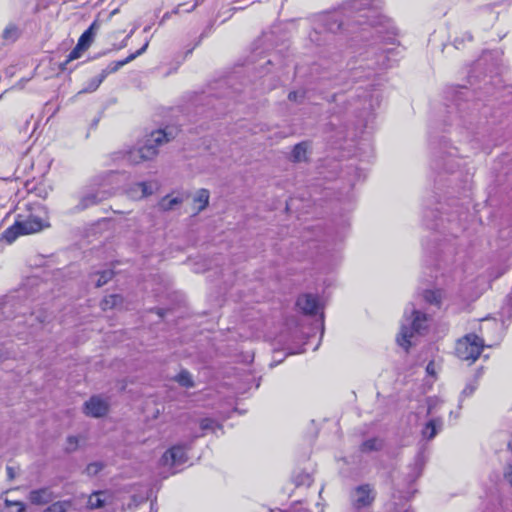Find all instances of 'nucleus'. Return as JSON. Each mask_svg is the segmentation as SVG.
<instances>
[{"label":"nucleus","instance_id":"f257e3e1","mask_svg":"<svg viewBox=\"0 0 512 512\" xmlns=\"http://www.w3.org/2000/svg\"><path fill=\"white\" fill-rule=\"evenodd\" d=\"M49 226V217L46 209L38 206L34 212L27 216L18 215L14 224L3 232L2 238L8 243H12L19 236L37 233Z\"/></svg>","mask_w":512,"mask_h":512},{"label":"nucleus","instance_id":"f03ea898","mask_svg":"<svg viewBox=\"0 0 512 512\" xmlns=\"http://www.w3.org/2000/svg\"><path fill=\"white\" fill-rule=\"evenodd\" d=\"M175 137L172 129H159L153 131L145 140L143 146L129 150L125 159L134 165L144 161H150L158 155V147L169 142Z\"/></svg>","mask_w":512,"mask_h":512},{"label":"nucleus","instance_id":"7ed1b4c3","mask_svg":"<svg viewBox=\"0 0 512 512\" xmlns=\"http://www.w3.org/2000/svg\"><path fill=\"white\" fill-rule=\"evenodd\" d=\"M427 321V316L416 310L414 306L407 307L396 338L398 345L407 351L412 346L416 334H421L427 328Z\"/></svg>","mask_w":512,"mask_h":512},{"label":"nucleus","instance_id":"20e7f679","mask_svg":"<svg viewBox=\"0 0 512 512\" xmlns=\"http://www.w3.org/2000/svg\"><path fill=\"white\" fill-rule=\"evenodd\" d=\"M483 347L484 340L481 337L468 334L457 341L456 355L461 360L473 363L480 356Z\"/></svg>","mask_w":512,"mask_h":512},{"label":"nucleus","instance_id":"39448f33","mask_svg":"<svg viewBox=\"0 0 512 512\" xmlns=\"http://www.w3.org/2000/svg\"><path fill=\"white\" fill-rule=\"evenodd\" d=\"M375 499V491L369 484L355 487L350 494L351 504L355 509H362L370 506Z\"/></svg>","mask_w":512,"mask_h":512},{"label":"nucleus","instance_id":"423d86ee","mask_svg":"<svg viewBox=\"0 0 512 512\" xmlns=\"http://www.w3.org/2000/svg\"><path fill=\"white\" fill-rule=\"evenodd\" d=\"M109 403L100 396H92L84 404L83 412L85 415L94 418H100L107 414Z\"/></svg>","mask_w":512,"mask_h":512},{"label":"nucleus","instance_id":"0eeeda50","mask_svg":"<svg viewBox=\"0 0 512 512\" xmlns=\"http://www.w3.org/2000/svg\"><path fill=\"white\" fill-rule=\"evenodd\" d=\"M187 447L175 445L167 450L162 456V463L169 467H178L187 461Z\"/></svg>","mask_w":512,"mask_h":512},{"label":"nucleus","instance_id":"6e6552de","mask_svg":"<svg viewBox=\"0 0 512 512\" xmlns=\"http://www.w3.org/2000/svg\"><path fill=\"white\" fill-rule=\"evenodd\" d=\"M296 305L304 314L307 315L317 314L320 309L317 297L312 294H303L299 296Z\"/></svg>","mask_w":512,"mask_h":512},{"label":"nucleus","instance_id":"1a4fd4ad","mask_svg":"<svg viewBox=\"0 0 512 512\" xmlns=\"http://www.w3.org/2000/svg\"><path fill=\"white\" fill-rule=\"evenodd\" d=\"M54 498V493L48 487L32 490L28 495V500L34 505L48 504Z\"/></svg>","mask_w":512,"mask_h":512},{"label":"nucleus","instance_id":"9d476101","mask_svg":"<svg viewBox=\"0 0 512 512\" xmlns=\"http://www.w3.org/2000/svg\"><path fill=\"white\" fill-rule=\"evenodd\" d=\"M153 193L152 186L147 182H139L131 185L127 190V195L134 200H139Z\"/></svg>","mask_w":512,"mask_h":512},{"label":"nucleus","instance_id":"9b49d317","mask_svg":"<svg viewBox=\"0 0 512 512\" xmlns=\"http://www.w3.org/2000/svg\"><path fill=\"white\" fill-rule=\"evenodd\" d=\"M148 47V43H145L142 48H140L135 53L129 55L126 59L118 62H113L109 64L105 69L102 70L100 73L101 75H105V78L113 72H116L118 69H120L125 64L129 63L130 61L134 60L137 56L141 55Z\"/></svg>","mask_w":512,"mask_h":512},{"label":"nucleus","instance_id":"f8f14e48","mask_svg":"<svg viewBox=\"0 0 512 512\" xmlns=\"http://www.w3.org/2000/svg\"><path fill=\"white\" fill-rule=\"evenodd\" d=\"M210 193L207 189H199L193 197L194 214L203 211L209 204Z\"/></svg>","mask_w":512,"mask_h":512},{"label":"nucleus","instance_id":"ddd939ff","mask_svg":"<svg viewBox=\"0 0 512 512\" xmlns=\"http://www.w3.org/2000/svg\"><path fill=\"white\" fill-rule=\"evenodd\" d=\"M106 199V194L104 192H90L82 196L79 208L81 210L86 209L92 205H95L101 201Z\"/></svg>","mask_w":512,"mask_h":512},{"label":"nucleus","instance_id":"4468645a","mask_svg":"<svg viewBox=\"0 0 512 512\" xmlns=\"http://www.w3.org/2000/svg\"><path fill=\"white\" fill-rule=\"evenodd\" d=\"M99 26V23L97 21H94L89 26V28L86 31H84V33L80 36L78 40L79 46H84L88 49L94 40V37L99 29Z\"/></svg>","mask_w":512,"mask_h":512},{"label":"nucleus","instance_id":"2eb2a0df","mask_svg":"<svg viewBox=\"0 0 512 512\" xmlns=\"http://www.w3.org/2000/svg\"><path fill=\"white\" fill-rule=\"evenodd\" d=\"M441 428L442 420L439 418L432 419L426 423L425 427L422 430V435L424 438L431 440L437 435L438 431Z\"/></svg>","mask_w":512,"mask_h":512},{"label":"nucleus","instance_id":"dca6fc26","mask_svg":"<svg viewBox=\"0 0 512 512\" xmlns=\"http://www.w3.org/2000/svg\"><path fill=\"white\" fill-rule=\"evenodd\" d=\"M182 202L183 199L181 197H171L170 195H167L160 200L159 207L161 210L169 211Z\"/></svg>","mask_w":512,"mask_h":512},{"label":"nucleus","instance_id":"f3484780","mask_svg":"<svg viewBox=\"0 0 512 512\" xmlns=\"http://www.w3.org/2000/svg\"><path fill=\"white\" fill-rule=\"evenodd\" d=\"M122 297L117 294L109 295L105 297L101 302V307L103 310L116 308L122 304Z\"/></svg>","mask_w":512,"mask_h":512},{"label":"nucleus","instance_id":"a211bd4d","mask_svg":"<svg viewBox=\"0 0 512 512\" xmlns=\"http://www.w3.org/2000/svg\"><path fill=\"white\" fill-rule=\"evenodd\" d=\"M104 79H105V75H101V74L90 79L88 81L87 85L85 86V88H83V90H81L80 93H82V92L91 93V92L96 91L98 89V87L100 86V84L104 81Z\"/></svg>","mask_w":512,"mask_h":512},{"label":"nucleus","instance_id":"6ab92c4d","mask_svg":"<svg viewBox=\"0 0 512 512\" xmlns=\"http://www.w3.org/2000/svg\"><path fill=\"white\" fill-rule=\"evenodd\" d=\"M105 502V493L97 492L89 497L88 505L92 509H98L104 506Z\"/></svg>","mask_w":512,"mask_h":512},{"label":"nucleus","instance_id":"aec40b11","mask_svg":"<svg viewBox=\"0 0 512 512\" xmlns=\"http://www.w3.org/2000/svg\"><path fill=\"white\" fill-rule=\"evenodd\" d=\"M175 380L183 387L191 388L194 386V382L191 374L187 370H182L176 377Z\"/></svg>","mask_w":512,"mask_h":512},{"label":"nucleus","instance_id":"412c9836","mask_svg":"<svg viewBox=\"0 0 512 512\" xmlns=\"http://www.w3.org/2000/svg\"><path fill=\"white\" fill-rule=\"evenodd\" d=\"M307 153V146L305 143H299L295 145L292 151L293 160L296 162H301L305 160Z\"/></svg>","mask_w":512,"mask_h":512},{"label":"nucleus","instance_id":"4be33fe9","mask_svg":"<svg viewBox=\"0 0 512 512\" xmlns=\"http://www.w3.org/2000/svg\"><path fill=\"white\" fill-rule=\"evenodd\" d=\"M93 277H97V279L95 280L96 287H101L112 279L113 272L111 270H104L100 273L95 274Z\"/></svg>","mask_w":512,"mask_h":512},{"label":"nucleus","instance_id":"5701e85b","mask_svg":"<svg viewBox=\"0 0 512 512\" xmlns=\"http://www.w3.org/2000/svg\"><path fill=\"white\" fill-rule=\"evenodd\" d=\"M325 27L330 32L335 33L341 28V22L336 15H332L326 19Z\"/></svg>","mask_w":512,"mask_h":512},{"label":"nucleus","instance_id":"b1692460","mask_svg":"<svg viewBox=\"0 0 512 512\" xmlns=\"http://www.w3.org/2000/svg\"><path fill=\"white\" fill-rule=\"evenodd\" d=\"M70 503L68 501H57L47 507L44 512H66Z\"/></svg>","mask_w":512,"mask_h":512},{"label":"nucleus","instance_id":"393cba45","mask_svg":"<svg viewBox=\"0 0 512 512\" xmlns=\"http://www.w3.org/2000/svg\"><path fill=\"white\" fill-rule=\"evenodd\" d=\"M371 5V0H353L351 3V9L355 12H361L363 10L370 9Z\"/></svg>","mask_w":512,"mask_h":512},{"label":"nucleus","instance_id":"a878e982","mask_svg":"<svg viewBox=\"0 0 512 512\" xmlns=\"http://www.w3.org/2000/svg\"><path fill=\"white\" fill-rule=\"evenodd\" d=\"M424 299L430 304H439L441 293L438 290H426L424 292Z\"/></svg>","mask_w":512,"mask_h":512},{"label":"nucleus","instance_id":"bb28decb","mask_svg":"<svg viewBox=\"0 0 512 512\" xmlns=\"http://www.w3.org/2000/svg\"><path fill=\"white\" fill-rule=\"evenodd\" d=\"M200 427L204 431H215L216 428H220L218 423L210 418L202 419L200 422Z\"/></svg>","mask_w":512,"mask_h":512},{"label":"nucleus","instance_id":"cd10ccee","mask_svg":"<svg viewBox=\"0 0 512 512\" xmlns=\"http://www.w3.org/2000/svg\"><path fill=\"white\" fill-rule=\"evenodd\" d=\"M381 443L377 439H369L363 442L361 445V450L364 452L377 450L380 447Z\"/></svg>","mask_w":512,"mask_h":512},{"label":"nucleus","instance_id":"c85d7f7f","mask_svg":"<svg viewBox=\"0 0 512 512\" xmlns=\"http://www.w3.org/2000/svg\"><path fill=\"white\" fill-rule=\"evenodd\" d=\"M87 48L84 46H79V43L74 47V49L69 53L67 61H73L75 59H78L82 52L85 51Z\"/></svg>","mask_w":512,"mask_h":512},{"label":"nucleus","instance_id":"c756f323","mask_svg":"<svg viewBox=\"0 0 512 512\" xmlns=\"http://www.w3.org/2000/svg\"><path fill=\"white\" fill-rule=\"evenodd\" d=\"M476 389H477V383L475 381L468 383L465 386V388L463 389V391L461 392L460 400H462L465 397L471 396L476 391Z\"/></svg>","mask_w":512,"mask_h":512},{"label":"nucleus","instance_id":"7c9ffc66","mask_svg":"<svg viewBox=\"0 0 512 512\" xmlns=\"http://www.w3.org/2000/svg\"><path fill=\"white\" fill-rule=\"evenodd\" d=\"M103 468V465L99 462H94V463H91L89 464L87 467H86V472L88 475L90 476H94L96 475L99 471H101V469Z\"/></svg>","mask_w":512,"mask_h":512},{"label":"nucleus","instance_id":"2f4dec72","mask_svg":"<svg viewBox=\"0 0 512 512\" xmlns=\"http://www.w3.org/2000/svg\"><path fill=\"white\" fill-rule=\"evenodd\" d=\"M428 414H433L434 411L441 405L442 401L438 398H429L428 401Z\"/></svg>","mask_w":512,"mask_h":512},{"label":"nucleus","instance_id":"473e14b6","mask_svg":"<svg viewBox=\"0 0 512 512\" xmlns=\"http://www.w3.org/2000/svg\"><path fill=\"white\" fill-rule=\"evenodd\" d=\"M304 97H305V93L303 91H291L288 94V99L290 101L299 102V103L303 101Z\"/></svg>","mask_w":512,"mask_h":512},{"label":"nucleus","instance_id":"72a5a7b5","mask_svg":"<svg viewBox=\"0 0 512 512\" xmlns=\"http://www.w3.org/2000/svg\"><path fill=\"white\" fill-rule=\"evenodd\" d=\"M78 443H79V440L77 437L75 436H69L67 438V447H66V450L67 451H74L76 450V448L78 447Z\"/></svg>","mask_w":512,"mask_h":512},{"label":"nucleus","instance_id":"f704fd0d","mask_svg":"<svg viewBox=\"0 0 512 512\" xmlns=\"http://www.w3.org/2000/svg\"><path fill=\"white\" fill-rule=\"evenodd\" d=\"M438 368L439 366L434 361H430L426 366V373L429 376L436 377Z\"/></svg>","mask_w":512,"mask_h":512},{"label":"nucleus","instance_id":"c9c22d12","mask_svg":"<svg viewBox=\"0 0 512 512\" xmlns=\"http://www.w3.org/2000/svg\"><path fill=\"white\" fill-rule=\"evenodd\" d=\"M5 505L7 507L16 506L17 507V511L16 512H24L25 511V505L21 501H10V500L6 499L5 500Z\"/></svg>","mask_w":512,"mask_h":512},{"label":"nucleus","instance_id":"e433bc0d","mask_svg":"<svg viewBox=\"0 0 512 512\" xmlns=\"http://www.w3.org/2000/svg\"><path fill=\"white\" fill-rule=\"evenodd\" d=\"M503 476H504V479L512 487V466L511 465H508L504 468Z\"/></svg>","mask_w":512,"mask_h":512},{"label":"nucleus","instance_id":"4c0bfd02","mask_svg":"<svg viewBox=\"0 0 512 512\" xmlns=\"http://www.w3.org/2000/svg\"><path fill=\"white\" fill-rule=\"evenodd\" d=\"M6 471H7V475H8V478H9V479H14V478H15L16 473H15V470H14V468H13V467L8 466V467L6 468Z\"/></svg>","mask_w":512,"mask_h":512},{"label":"nucleus","instance_id":"58836bf2","mask_svg":"<svg viewBox=\"0 0 512 512\" xmlns=\"http://www.w3.org/2000/svg\"><path fill=\"white\" fill-rule=\"evenodd\" d=\"M492 328H498L499 324L496 321H491L488 323Z\"/></svg>","mask_w":512,"mask_h":512},{"label":"nucleus","instance_id":"ea45409f","mask_svg":"<svg viewBox=\"0 0 512 512\" xmlns=\"http://www.w3.org/2000/svg\"><path fill=\"white\" fill-rule=\"evenodd\" d=\"M297 485L303 484V480H296Z\"/></svg>","mask_w":512,"mask_h":512},{"label":"nucleus","instance_id":"a19ab883","mask_svg":"<svg viewBox=\"0 0 512 512\" xmlns=\"http://www.w3.org/2000/svg\"><path fill=\"white\" fill-rule=\"evenodd\" d=\"M403 512H410L408 509H405Z\"/></svg>","mask_w":512,"mask_h":512}]
</instances>
